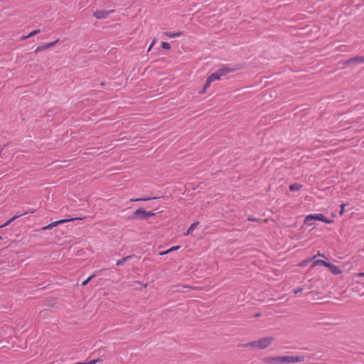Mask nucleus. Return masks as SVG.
Segmentation results:
<instances>
[{"label":"nucleus","instance_id":"2","mask_svg":"<svg viewBox=\"0 0 364 364\" xmlns=\"http://www.w3.org/2000/svg\"><path fill=\"white\" fill-rule=\"evenodd\" d=\"M274 341L273 336H267L259 339L258 341H254L245 344L246 348H258L259 349L263 350L267 348Z\"/></svg>","mask_w":364,"mask_h":364},{"label":"nucleus","instance_id":"6","mask_svg":"<svg viewBox=\"0 0 364 364\" xmlns=\"http://www.w3.org/2000/svg\"><path fill=\"white\" fill-rule=\"evenodd\" d=\"M364 63V56H355L351 58H349L344 61L343 64L345 65H355V64H362Z\"/></svg>","mask_w":364,"mask_h":364},{"label":"nucleus","instance_id":"4","mask_svg":"<svg viewBox=\"0 0 364 364\" xmlns=\"http://www.w3.org/2000/svg\"><path fill=\"white\" fill-rule=\"evenodd\" d=\"M320 257H323L324 259H320V266H323V267L328 268V269L333 274H335V275L339 274L342 272L341 269L338 266H336V265L333 264L332 262H331L329 261V259L323 254L320 253Z\"/></svg>","mask_w":364,"mask_h":364},{"label":"nucleus","instance_id":"23","mask_svg":"<svg viewBox=\"0 0 364 364\" xmlns=\"http://www.w3.org/2000/svg\"><path fill=\"white\" fill-rule=\"evenodd\" d=\"M96 275H97L96 274H93L90 275L88 278H87L85 281H83V282H82V286H85V285H87V284H88V282H89L92 279V278H94L95 277H96Z\"/></svg>","mask_w":364,"mask_h":364},{"label":"nucleus","instance_id":"9","mask_svg":"<svg viewBox=\"0 0 364 364\" xmlns=\"http://www.w3.org/2000/svg\"><path fill=\"white\" fill-rule=\"evenodd\" d=\"M317 257H318V253L315 255L311 259H309L308 260H304V261L301 262L300 263V266L304 267L308 263L311 262L312 259H314V262H312V264L311 265V269H312L313 267H316L318 265V259H316Z\"/></svg>","mask_w":364,"mask_h":364},{"label":"nucleus","instance_id":"33","mask_svg":"<svg viewBox=\"0 0 364 364\" xmlns=\"http://www.w3.org/2000/svg\"><path fill=\"white\" fill-rule=\"evenodd\" d=\"M50 224L51 225L52 228H54V227H56V226L58 225V223L57 221L53 222V223H51Z\"/></svg>","mask_w":364,"mask_h":364},{"label":"nucleus","instance_id":"46","mask_svg":"<svg viewBox=\"0 0 364 364\" xmlns=\"http://www.w3.org/2000/svg\"><path fill=\"white\" fill-rule=\"evenodd\" d=\"M2 239H3V237L1 236H0V240H2Z\"/></svg>","mask_w":364,"mask_h":364},{"label":"nucleus","instance_id":"37","mask_svg":"<svg viewBox=\"0 0 364 364\" xmlns=\"http://www.w3.org/2000/svg\"><path fill=\"white\" fill-rule=\"evenodd\" d=\"M302 289H298L296 290H294V292L295 294H298L299 292L301 291Z\"/></svg>","mask_w":364,"mask_h":364},{"label":"nucleus","instance_id":"45","mask_svg":"<svg viewBox=\"0 0 364 364\" xmlns=\"http://www.w3.org/2000/svg\"><path fill=\"white\" fill-rule=\"evenodd\" d=\"M50 111L48 112V115L50 116V114H49Z\"/></svg>","mask_w":364,"mask_h":364},{"label":"nucleus","instance_id":"7","mask_svg":"<svg viewBox=\"0 0 364 364\" xmlns=\"http://www.w3.org/2000/svg\"><path fill=\"white\" fill-rule=\"evenodd\" d=\"M114 11V10H107V11H104V10H97L94 14H93V16L97 18V19H102V18H107L109 14L112 13Z\"/></svg>","mask_w":364,"mask_h":364},{"label":"nucleus","instance_id":"21","mask_svg":"<svg viewBox=\"0 0 364 364\" xmlns=\"http://www.w3.org/2000/svg\"><path fill=\"white\" fill-rule=\"evenodd\" d=\"M329 301L327 299V297L326 296H320V306L321 305H323L325 304H328ZM324 309H322L320 307V311H323Z\"/></svg>","mask_w":364,"mask_h":364},{"label":"nucleus","instance_id":"10","mask_svg":"<svg viewBox=\"0 0 364 364\" xmlns=\"http://www.w3.org/2000/svg\"><path fill=\"white\" fill-rule=\"evenodd\" d=\"M58 41V40L51 42V43H46V44L39 46L36 48L35 53H38V52H41V51H43L46 49H47V48H49L53 46Z\"/></svg>","mask_w":364,"mask_h":364},{"label":"nucleus","instance_id":"38","mask_svg":"<svg viewBox=\"0 0 364 364\" xmlns=\"http://www.w3.org/2000/svg\"><path fill=\"white\" fill-rule=\"evenodd\" d=\"M326 161H327V159L325 158V159H322V160H320L319 164H324V162H326Z\"/></svg>","mask_w":364,"mask_h":364},{"label":"nucleus","instance_id":"34","mask_svg":"<svg viewBox=\"0 0 364 364\" xmlns=\"http://www.w3.org/2000/svg\"><path fill=\"white\" fill-rule=\"evenodd\" d=\"M171 252H173V251L171 250V248H170V249H168V250H166V251H165L164 252H161L160 255H166V254L169 253Z\"/></svg>","mask_w":364,"mask_h":364},{"label":"nucleus","instance_id":"30","mask_svg":"<svg viewBox=\"0 0 364 364\" xmlns=\"http://www.w3.org/2000/svg\"><path fill=\"white\" fill-rule=\"evenodd\" d=\"M100 360V359H96V360H92L89 362H86L87 364H95L97 363L98 361Z\"/></svg>","mask_w":364,"mask_h":364},{"label":"nucleus","instance_id":"29","mask_svg":"<svg viewBox=\"0 0 364 364\" xmlns=\"http://www.w3.org/2000/svg\"><path fill=\"white\" fill-rule=\"evenodd\" d=\"M156 39H154V40L151 41V44H150V46H149V48H148V51H149V50L151 49V48L154 46V45L155 44V43H156Z\"/></svg>","mask_w":364,"mask_h":364},{"label":"nucleus","instance_id":"15","mask_svg":"<svg viewBox=\"0 0 364 364\" xmlns=\"http://www.w3.org/2000/svg\"><path fill=\"white\" fill-rule=\"evenodd\" d=\"M198 224H199V222H195V223H192L190 225V227L188 228V229L187 230L186 232L184 233V235H188L191 234V232L197 228Z\"/></svg>","mask_w":364,"mask_h":364},{"label":"nucleus","instance_id":"42","mask_svg":"<svg viewBox=\"0 0 364 364\" xmlns=\"http://www.w3.org/2000/svg\"><path fill=\"white\" fill-rule=\"evenodd\" d=\"M336 216V215L334 213H331V217L332 218H334Z\"/></svg>","mask_w":364,"mask_h":364},{"label":"nucleus","instance_id":"19","mask_svg":"<svg viewBox=\"0 0 364 364\" xmlns=\"http://www.w3.org/2000/svg\"><path fill=\"white\" fill-rule=\"evenodd\" d=\"M81 219L82 218H67V219H61V220H57V222L59 225L64 224L68 222L74 221L76 220H81Z\"/></svg>","mask_w":364,"mask_h":364},{"label":"nucleus","instance_id":"27","mask_svg":"<svg viewBox=\"0 0 364 364\" xmlns=\"http://www.w3.org/2000/svg\"><path fill=\"white\" fill-rule=\"evenodd\" d=\"M346 204H345V203H342V204L340 205V207H341V210H340V212H339V214H340V215H342V214L344 213V211H345V206H346Z\"/></svg>","mask_w":364,"mask_h":364},{"label":"nucleus","instance_id":"24","mask_svg":"<svg viewBox=\"0 0 364 364\" xmlns=\"http://www.w3.org/2000/svg\"><path fill=\"white\" fill-rule=\"evenodd\" d=\"M157 198L156 197H146V198H136L135 200H132V201H139V200H143V201H146V200H151V199H156Z\"/></svg>","mask_w":364,"mask_h":364},{"label":"nucleus","instance_id":"22","mask_svg":"<svg viewBox=\"0 0 364 364\" xmlns=\"http://www.w3.org/2000/svg\"><path fill=\"white\" fill-rule=\"evenodd\" d=\"M210 83L208 82V81H205V83L204 84L202 90L199 92L200 94H204L206 91V90L210 87Z\"/></svg>","mask_w":364,"mask_h":364},{"label":"nucleus","instance_id":"26","mask_svg":"<svg viewBox=\"0 0 364 364\" xmlns=\"http://www.w3.org/2000/svg\"><path fill=\"white\" fill-rule=\"evenodd\" d=\"M161 48L165 50H169L171 48V45L168 42H162Z\"/></svg>","mask_w":364,"mask_h":364},{"label":"nucleus","instance_id":"20","mask_svg":"<svg viewBox=\"0 0 364 364\" xmlns=\"http://www.w3.org/2000/svg\"><path fill=\"white\" fill-rule=\"evenodd\" d=\"M323 314L320 313V326L323 325V324H335L336 323L334 322L328 321L326 319V317L323 316Z\"/></svg>","mask_w":364,"mask_h":364},{"label":"nucleus","instance_id":"8","mask_svg":"<svg viewBox=\"0 0 364 364\" xmlns=\"http://www.w3.org/2000/svg\"><path fill=\"white\" fill-rule=\"evenodd\" d=\"M313 220H318V213L307 215L304 220V225L306 226H311L313 225Z\"/></svg>","mask_w":364,"mask_h":364},{"label":"nucleus","instance_id":"11","mask_svg":"<svg viewBox=\"0 0 364 364\" xmlns=\"http://www.w3.org/2000/svg\"><path fill=\"white\" fill-rule=\"evenodd\" d=\"M132 258L138 259L139 257L136 255H128L127 257H123L122 259L117 260V263H116V265H117V266L122 265L127 261H128L129 259H132Z\"/></svg>","mask_w":364,"mask_h":364},{"label":"nucleus","instance_id":"44","mask_svg":"<svg viewBox=\"0 0 364 364\" xmlns=\"http://www.w3.org/2000/svg\"><path fill=\"white\" fill-rule=\"evenodd\" d=\"M323 154L320 153L319 157L321 158V157H323Z\"/></svg>","mask_w":364,"mask_h":364},{"label":"nucleus","instance_id":"32","mask_svg":"<svg viewBox=\"0 0 364 364\" xmlns=\"http://www.w3.org/2000/svg\"><path fill=\"white\" fill-rule=\"evenodd\" d=\"M136 283L139 284V285H142L144 287H147V284L146 283L144 284L142 282L136 281Z\"/></svg>","mask_w":364,"mask_h":364},{"label":"nucleus","instance_id":"12","mask_svg":"<svg viewBox=\"0 0 364 364\" xmlns=\"http://www.w3.org/2000/svg\"><path fill=\"white\" fill-rule=\"evenodd\" d=\"M222 77H220L218 71L212 73L210 75H209L206 80L208 81V82H210V84L214 81V80H221Z\"/></svg>","mask_w":364,"mask_h":364},{"label":"nucleus","instance_id":"36","mask_svg":"<svg viewBox=\"0 0 364 364\" xmlns=\"http://www.w3.org/2000/svg\"><path fill=\"white\" fill-rule=\"evenodd\" d=\"M30 37H27V36H23L21 37V41H24V40L28 39Z\"/></svg>","mask_w":364,"mask_h":364},{"label":"nucleus","instance_id":"1","mask_svg":"<svg viewBox=\"0 0 364 364\" xmlns=\"http://www.w3.org/2000/svg\"><path fill=\"white\" fill-rule=\"evenodd\" d=\"M304 355H284L276 357H265L263 361L267 364H291L304 361Z\"/></svg>","mask_w":364,"mask_h":364},{"label":"nucleus","instance_id":"14","mask_svg":"<svg viewBox=\"0 0 364 364\" xmlns=\"http://www.w3.org/2000/svg\"><path fill=\"white\" fill-rule=\"evenodd\" d=\"M320 222H323L326 224H331L334 223L333 219H330L326 217L323 214L320 213Z\"/></svg>","mask_w":364,"mask_h":364},{"label":"nucleus","instance_id":"39","mask_svg":"<svg viewBox=\"0 0 364 364\" xmlns=\"http://www.w3.org/2000/svg\"><path fill=\"white\" fill-rule=\"evenodd\" d=\"M260 315H261L260 313H257L255 314V317L257 318V317L260 316Z\"/></svg>","mask_w":364,"mask_h":364},{"label":"nucleus","instance_id":"3","mask_svg":"<svg viewBox=\"0 0 364 364\" xmlns=\"http://www.w3.org/2000/svg\"><path fill=\"white\" fill-rule=\"evenodd\" d=\"M155 215L156 213L152 211H146L143 208H140L136 209L131 215L129 216V220H146L149 218L154 216Z\"/></svg>","mask_w":364,"mask_h":364},{"label":"nucleus","instance_id":"17","mask_svg":"<svg viewBox=\"0 0 364 364\" xmlns=\"http://www.w3.org/2000/svg\"><path fill=\"white\" fill-rule=\"evenodd\" d=\"M164 34V36L169 37V38H176V37L181 36L183 34V32H181V31H178L176 33L165 32Z\"/></svg>","mask_w":364,"mask_h":364},{"label":"nucleus","instance_id":"31","mask_svg":"<svg viewBox=\"0 0 364 364\" xmlns=\"http://www.w3.org/2000/svg\"><path fill=\"white\" fill-rule=\"evenodd\" d=\"M180 247H181V246H179V245H177V246H173V247H171V250H172V251H175V250H178Z\"/></svg>","mask_w":364,"mask_h":364},{"label":"nucleus","instance_id":"43","mask_svg":"<svg viewBox=\"0 0 364 364\" xmlns=\"http://www.w3.org/2000/svg\"><path fill=\"white\" fill-rule=\"evenodd\" d=\"M2 151H3V148H1V149H0V156L1 155V152H2Z\"/></svg>","mask_w":364,"mask_h":364},{"label":"nucleus","instance_id":"28","mask_svg":"<svg viewBox=\"0 0 364 364\" xmlns=\"http://www.w3.org/2000/svg\"><path fill=\"white\" fill-rule=\"evenodd\" d=\"M52 226L50 224H48V225L46 226H44L41 228L42 230H50V229H52Z\"/></svg>","mask_w":364,"mask_h":364},{"label":"nucleus","instance_id":"41","mask_svg":"<svg viewBox=\"0 0 364 364\" xmlns=\"http://www.w3.org/2000/svg\"><path fill=\"white\" fill-rule=\"evenodd\" d=\"M75 364H87V363H84V362H78V363H76Z\"/></svg>","mask_w":364,"mask_h":364},{"label":"nucleus","instance_id":"40","mask_svg":"<svg viewBox=\"0 0 364 364\" xmlns=\"http://www.w3.org/2000/svg\"><path fill=\"white\" fill-rule=\"evenodd\" d=\"M248 220L250 221H255L257 219L256 218H248Z\"/></svg>","mask_w":364,"mask_h":364},{"label":"nucleus","instance_id":"13","mask_svg":"<svg viewBox=\"0 0 364 364\" xmlns=\"http://www.w3.org/2000/svg\"><path fill=\"white\" fill-rule=\"evenodd\" d=\"M331 187L320 188V199L324 198L326 196L331 193Z\"/></svg>","mask_w":364,"mask_h":364},{"label":"nucleus","instance_id":"5","mask_svg":"<svg viewBox=\"0 0 364 364\" xmlns=\"http://www.w3.org/2000/svg\"><path fill=\"white\" fill-rule=\"evenodd\" d=\"M240 69V67L236 66L235 68H230L227 66H224L220 69H218L217 71L220 75V77L223 76H226L228 73L235 72Z\"/></svg>","mask_w":364,"mask_h":364},{"label":"nucleus","instance_id":"16","mask_svg":"<svg viewBox=\"0 0 364 364\" xmlns=\"http://www.w3.org/2000/svg\"><path fill=\"white\" fill-rule=\"evenodd\" d=\"M25 213H21V214L16 215L13 216L8 221H6L4 225H0V228L9 225L11 223H12L13 221H14L16 219L21 217V215H23Z\"/></svg>","mask_w":364,"mask_h":364},{"label":"nucleus","instance_id":"25","mask_svg":"<svg viewBox=\"0 0 364 364\" xmlns=\"http://www.w3.org/2000/svg\"><path fill=\"white\" fill-rule=\"evenodd\" d=\"M41 32V30L40 29H36V30H33V31L30 32L28 35H27V37H33L36 35H37L38 33H39Z\"/></svg>","mask_w":364,"mask_h":364},{"label":"nucleus","instance_id":"35","mask_svg":"<svg viewBox=\"0 0 364 364\" xmlns=\"http://www.w3.org/2000/svg\"><path fill=\"white\" fill-rule=\"evenodd\" d=\"M358 277H364V272H360L357 274Z\"/></svg>","mask_w":364,"mask_h":364},{"label":"nucleus","instance_id":"18","mask_svg":"<svg viewBox=\"0 0 364 364\" xmlns=\"http://www.w3.org/2000/svg\"><path fill=\"white\" fill-rule=\"evenodd\" d=\"M301 187H302L301 184L295 183H292L289 186V190L291 191H298L301 188Z\"/></svg>","mask_w":364,"mask_h":364}]
</instances>
